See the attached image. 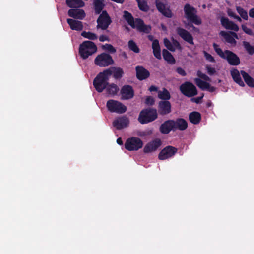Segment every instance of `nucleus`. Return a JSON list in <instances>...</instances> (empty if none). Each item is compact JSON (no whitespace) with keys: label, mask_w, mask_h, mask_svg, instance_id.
<instances>
[{"label":"nucleus","mask_w":254,"mask_h":254,"mask_svg":"<svg viewBox=\"0 0 254 254\" xmlns=\"http://www.w3.org/2000/svg\"><path fill=\"white\" fill-rule=\"evenodd\" d=\"M124 19L132 28H136L139 32L149 33L151 30V26L145 25L142 19L140 18L134 19L132 15L127 11H124Z\"/></svg>","instance_id":"f257e3e1"},{"label":"nucleus","mask_w":254,"mask_h":254,"mask_svg":"<svg viewBox=\"0 0 254 254\" xmlns=\"http://www.w3.org/2000/svg\"><path fill=\"white\" fill-rule=\"evenodd\" d=\"M111 75L112 72L110 69H106L97 75L93 80V85L98 92L101 93L105 89L109 84L108 81Z\"/></svg>","instance_id":"f03ea898"},{"label":"nucleus","mask_w":254,"mask_h":254,"mask_svg":"<svg viewBox=\"0 0 254 254\" xmlns=\"http://www.w3.org/2000/svg\"><path fill=\"white\" fill-rule=\"evenodd\" d=\"M213 47L217 55L221 58L227 60L231 65L236 66L240 64V59L234 52L228 50H226L223 52L219 46L215 43L213 44Z\"/></svg>","instance_id":"7ed1b4c3"},{"label":"nucleus","mask_w":254,"mask_h":254,"mask_svg":"<svg viewBox=\"0 0 254 254\" xmlns=\"http://www.w3.org/2000/svg\"><path fill=\"white\" fill-rule=\"evenodd\" d=\"M158 118V113L156 109L148 107L142 109L139 114L138 122L141 124L151 123Z\"/></svg>","instance_id":"20e7f679"},{"label":"nucleus","mask_w":254,"mask_h":254,"mask_svg":"<svg viewBox=\"0 0 254 254\" xmlns=\"http://www.w3.org/2000/svg\"><path fill=\"white\" fill-rule=\"evenodd\" d=\"M97 47L96 44L91 41H85L80 44L79 54L84 60L96 53Z\"/></svg>","instance_id":"39448f33"},{"label":"nucleus","mask_w":254,"mask_h":254,"mask_svg":"<svg viewBox=\"0 0 254 254\" xmlns=\"http://www.w3.org/2000/svg\"><path fill=\"white\" fill-rule=\"evenodd\" d=\"M184 11L185 17L189 21L196 25L201 24L202 21L197 15V11L193 6L187 3L184 6Z\"/></svg>","instance_id":"423d86ee"},{"label":"nucleus","mask_w":254,"mask_h":254,"mask_svg":"<svg viewBox=\"0 0 254 254\" xmlns=\"http://www.w3.org/2000/svg\"><path fill=\"white\" fill-rule=\"evenodd\" d=\"M114 63V61L112 57L105 52L98 55L94 60L95 64L100 67H106L113 64Z\"/></svg>","instance_id":"0eeeda50"},{"label":"nucleus","mask_w":254,"mask_h":254,"mask_svg":"<svg viewBox=\"0 0 254 254\" xmlns=\"http://www.w3.org/2000/svg\"><path fill=\"white\" fill-rule=\"evenodd\" d=\"M109 111L112 113L123 114L126 112L127 108L122 103L113 99L109 100L106 103Z\"/></svg>","instance_id":"6e6552de"},{"label":"nucleus","mask_w":254,"mask_h":254,"mask_svg":"<svg viewBox=\"0 0 254 254\" xmlns=\"http://www.w3.org/2000/svg\"><path fill=\"white\" fill-rule=\"evenodd\" d=\"M181 93L188 97H191L197 94L196 87L190 82L186 81L180 86Z\"/></svg>","instance_id":"1a4fd4ad"},{"label":"nucleus","mask_w":254,"mask_h":254,"mask_svg":"<svg viewBox=\"0 0 254 254\" xmlns=\"http://www.w3.org/2000/svg\"><path fill=\"white\" fill-rule=\"evenodd\" d=\"M97 28L106 30L112 23V20L106 10H103L97 20Z\"/></svg>","instance_id":"9d476101"},{"label":"nucleus","mask_w":254,"mask_h":254,"mask_svg":"<svg viewBox=\"0 0 254 254\" xmlns=\"http://www.w3.org/2000/svg\"><path fill=\"white\" fill-rule=\"evenodd\" d=\"M142 146V141L140 138L136 137L128 138L125 143V148L128 151H137L141 148Z\"/></svg>","instance_id":"9b49d317"},{"label":"nucleus","mask_w":254,"mask_h":254,"mask_svg":"<svg viewBox=\"0 0 254 254\" xmlns=\"http://www.w3.org/2000/svg\"><path fill=\"white\" fill-rule=\"evenodd\" d=\"M178 149L172 146H167L161 150L158 154V159L164 160L172 157L177 153Z\"/></svg>","instance_id":"f8f14e48"},{"label":"nucleus","mask_w":254,"mask_h":254,"mask_svg":"<svg viewBox=\"0 0 254 254\" xmlns=\"http://www.w3.org/2000/svg\"><path fill=\"white\" fill-rule=\"evenodd\" d=\"M155 5L157 9L163 15L167 17L171 18L173 16V13L169 7H166V3L164 0H155Z\"/></svg>","instance_id":"ddd939ff"},{"label":"nucleus","mask_w":254,"mask_h":254,"mask_svg":"<svg viewBox=\"0 0 254 254\" xmlns=\"http://www.w3.org/2000/svg\"><path fill=\"white\" fill-rule=\"evenodd\" d=\"M157 111L162 116L167 115L172 112V106L170 101L161 100L158 102Z\"/></svg>","instance_id":"4468645a"},{"label":"nucleus","mask_w":254,"mask_h":254,"mask_svg":"<svg viewBox=\"0 0 254 254\" xmlns=\"http://www.w3.org/2000/svg\"><path fill=\"white\" fill-rule=\"evenodd\" d=\"M129 123L128 118L126 116L117 118L113 122V125L117 130L127 127Z\"/></svg>","instance_id":"2eb2a0df"},{"label":"nucleus","mask_w":254,"mask_h":254,"mask_svg":"<svg viewBox=\"0 0 254 254\" xmlns=\"http://www.w3.org/2000/svg\"><path fill=\"white\" fill-rule=\"evenodd\" d=\"M176 32L184 41L190 44L194 45L193 36L189 31L182 27H179L176 29Z\"/></svg>","instance_id":"dca6fc26"},{"label":"nucleus","mask_w":254,"mask_h":254,"mask_svg":"<svg viewBox=\"0 0 254 254\" xmlns=\"http://www.w3.org/2000/svg\"><path fill=\"white\" fill-rule=\"evenodd\" d=\"M176 32L184 41L190 44L194 45L193 36L189 31L182 27H179L176 29Z\"/></svg>","instance_id":"f3484780"},{"label":"nucleus","mask_w":254,"mask_h":254,"mask_svg":"<svg viewBox=\"0 0 254 254\" xmlns=\"http://www.w3.org/2000/svg\"><path fill=\"white\" fill-rule=\"evenodd\" d=\"M162 141L159 138H156L147 143L143 148L145 153L155 151L161 145Z\"/></svg>","instance_id":"a211bd4d"},{"label":"nucleus","mask_w":254,"mask_h":254,"mask_svg":"<svg viewBox=\"0 0 254 254\" xmlns=\"http://www.w3.org/2000/svg\"><path fill=\"white\" fill-rule=\"evenodd\" d=\"M174 131L176 130L184 131L188 128V123L183 118H177L172 120Z\"/></svg>","instance_id":"6ab92c4d"},{"label":"nucleus","mask_w":254,"mask_h":254,"mask_svg":"<svg viewBox=\"0 0 254 254\" xmlns=\"http://www.w3.org/2000/svg\"><path fill=\"white\" fill-rule=\"evenodd\" d=\"M220 35L224 37L227 43L234 45H235L237 43L235 39H239L237 34L233 31H229L228 32L224 31H221L220 32Z\"/></svg>","instance_id":"aec40b11"},{"label":"nucleus","mask_w":254,"mask_h":254,"mask_svg":"<svg viewBox=\"0 0 254 254\" xmlns=\"http://www.w3.org/2000/svg\"><path fill=\"white\" fill-rule=\"evenodd\" d=\"M121 94L123 99L128 100L133 97L134 92L131 86L129 85H124L121 90Z\"/></svg>","instance_id":"412c9836"},{"label":"nucleus","mask_w":254,"mask_h":254,"mask_svg":"<svg viewBox=\"0 0 254 254\" xmlns=\"http://www.w3.org/2000/svg\"><path fill=\"white\" fill-rule=\"evenodd\" d=\"M135 70L136 78L140 81L145 80L150 76L149 71L143 66H137Z\"/></svg>","instance_id":"4be33fe9"},{"label":"nucleus","mask_w":254,"mask_h":254,"mask_svg":"<svg viewBox=\"0 0 254 254\" xmlns=\"http://www.w3.org/2000/svg\"><path fill=\"white\" fill-rule=\"evenodd\" d=\"M159 131L163 134H168L171 131H174L172 120H168L162 123L160 126Z\"/></svg>","instance_id":"5701e85b"},{"label":"nucleus","mask_w":254,"mask_h":254,"mask_svg":"<svg viewBox=\"0 0 254 254\" xmlns=\"http://www.w3.org/2000/svg\"><path fill=\"white\" fill-rule=\"evenodd\" d=\"M220 21L222 25L226 29L234 30V31H239L238 26L234 22L230 21L228 18L222 17Z\"/></svg>","instance_id":"b1692460"},{"label":"nucleus","mask_w":254,"mask_h":254,"mask_svg":"<svg viewBox=\"0 0 254 254\" xmlns=\"http://www.w3.org/2000/svg\"><path fill=\"white\" fill-rule=\"evenodd\" d=\"M68 15L70 17L80 20L83 19L86 16L85 11L80 9H70L68 11Z\"/></svg>","instance_id":"393cba45"},{"label":"nucleus","mask_w":254,"mask_h":254,"mask_svg":"<svg viewBox=\"0 0 254 254\" xmlns=\"http://www.w3.org/2000/svg\"><path fill=\"white\" fill-rule=\"evenodd\" d=\"M67 22L72 30L80 31L83 30V25L80 21L76 20L73 19H67Z\"/></svg>","instance_id":"a878e982"},{"label":"nucleus","mask_w":254,"mask_h":254,"mask_svg":"<svg viewBox=\"0 0 254 254\" xmlns=\"http://www.w3.org/2000/svg\"><path fill=\"white\" fill-rule=\"evenodd\" d=\"M152 48L154 57L158 60L161 59V48L157 39H154L152 43Z\"/></svg>","instance_id":"bb28decb"},{"label":"nucleus","mask_w":254,"mask_h":254,"mask_svg":"<svg viewBox=\"0 0 254 254\" xmlns=\"http://www.w3.org/2000/svg\"><path fill=\"white\" fill-rule=\"evenodd\" d=\"M231 75L233 80L240 86L244 87L245 84L243 81L238 69L234 68L231 70Z\"/></svg>","instance_id":"cd10ccee"},{"label":"nucleus","mask_w":254,"mask_h":254,"mask_svg":"<svg viewBox=\"0 0 254 254\" xmlns=\"http://www.w3.org/2000/svg\"><path fill=\"white\" fill-rule=\"evenodd\" d=\"M189 119L191 123L194 125L198 124L201 119V114L198 112H192L189 115Z\"/></svg>","instance_id":"c85d7f7f"},{"label":"nucleus","mask_w":254,"mask_h":254,"mask_svg":"<svg viewBox=\"0 0 254 254\" xmlns=\"http://www.w3.org/2000/svg\"><path fill=\"white\" fill-rule=\"evenodd\" d=\"M108 69H110L112 75L113 74V76L115 79H121L124 74L123 69L119 67H112Z\"/></svg>","instance_id":"c756f323"},{"label":"nucleus","mask_w":254,"mask_h":254,"mask_svg":"<svg viewBox=\"0 0 254 254\" xmlns=\"http://www.w3.org/2000/svg\"><path fill=\"white\" fill-rule=\"evenodd\" d=\"M93 5L95 12L96 14H99L103 11L105 5L104 3V0H93Z\"/></svg>","instance_id":"7c9ffc66"},{"label":"nucleus","mask_w":254,"mask_h":254,"mask_svg":"<svg viewBox=\"0 0 254 254\" xmlns=\"http://www.w3.org/2000/svg\"><path fill=\"white\" fill-rule=\"evenodd\" d=\"M66 3L70 8L82 7L85 5L82 0H66Z\"/></svg>","instance_id":"2f4dec72"},{"label":"nucleus","mask_w":254,"mask_h":254,"mask_svg":"<svg viewBox=\"0 0 254 254\" xmlns=\"http://www.w3.org/2000/svg\"><path fill=\"white\" fill-rule=\"evenodd\" d=\"M105 89L107 93L112 96L116 95L119 90L118 86L114 83H109Z\"/></svg>","instance_id":"473e14b6"},{"label":"nucleus","mask_w":254,"mask_h":254,"mask_svg":"<svg viewBox=\"0 0 254 254\" xmlns=\"http://www.w3.org/2000/svg\"><path fill=\"white\" fill-rule=\"evenodd\" d=\"M240 73L246 83L250 87H254V79L244 70H241Z\"/></svg>","instance_id":"72a5a7b5"},{"label":"nucleus","mask_w":254,"mask_h":254,"mask_svg":"<svg viewBox=\"0 0 254 254\" xmlns=\"http://www.w3.org/2000/svg\"><path fill=\"white\" fill-rule=\"evenodd\" d=\"M158 97L161 100L168 101L171 98V95L167 89L163 88L162 90L158 91Z\"/></svg>","instance_id":"f704fd0d"},{"label":"nucleus","mask_w":254,"mask_h":254,"mask_svg":"<svg viewBox=\"0 0 254 254\" xmlns=\"http://www.w3.org/2000/svg\"><path fill=\"white\" fill-rule=\"evenodd\" d=\"M162 55L164 59L170 64H174L175 63V60L167 50L164 49L162 50Z\"/></svg>","instance_id":"c9c22d12"},{"label":"nucleus","mask_w":254,"mask_h":254,"mask_svg":"<svg viewBox=\"0 0 254 254\" xmlns=\"http://www.w3.org/2000/svg\"><path fill=\"white\" fill-rule=\"evenodd\" d=\"M195 83L197 86L202 90H206L209 87V83L202 80L200 78H196L195 79Z\"/></svg>","instance_id":"e433bc0d"},{"label":"nucleus","mask_w":254,"mask_h":254,"mask_svg":"<svg viewBox=\"0 0 254 254\" xmlns=\"http://www.w3.org/2000/svg\"><path fill=\"white\" fill-rule=\"evenodd\" d=\"M81 35L83 37L88 39L90 40H95L98 38V36L96 34L89 31L87 32L84 31L81 33Z\"/></svg>","instance_id":"4c0bfd02"},{"label":"nucleus","mask_w":254,"mask_h":254,"mask_svg":"<svg viewBox=\"0 0 254 254\" xmlns=\"http://www.w3.org/2000/svg\"><path fill=\"white\" fill-rule=\"evenodd\" d=\"M128 46L130 50L135 53H138L140 51L139 47L133 40H130L128 42Z\"/></svg>","instance_id":"58836bf2"},{"label":"nucleus","mask_w":254,"mask_h":254,"mask_svg":"<svg viewBox=\"0 0 254 254\" xmlns=\"http://www.w3.org/2000/svg\"><path fill=\"white\" fill-rule=\"evenodd\" d=\"M243 46L249 55H252L254 54V46H252L249 42L243 41Z\"/></svg>","instance_id":"ea45409f"},{"label":"nucleus","mask_w":254,"mask_h":254,"mask_svg":"<svg viewBox=\"0 0 254 254\" xmlns=\"http://www.w3.org/2000/svg\"><path fill=\"white\" fill-rule=\"evenodd\" d=\"M139 9L144 12H147L149 10V7L145 0H140L137 2Z\"/></svg>","instance_id":"a19ab883"},{"label":"nucleus","mask_w":254,"mask_h":254,"mask_svg":"<svg viewBox=\"0 0 254 254\" xmlns=\"http://www.w3.org/2000/svg\"><path fill=\"white\" fill-rule=\"evenodd\" d=\"M236 10L240 16L244 20H247L248 19V13L246 10L240 6H237Z\"/></svg>","instance_id":"79ce46f5"},{"label":"nucleus","mask_w":254,"mask_h":254,"mask_svg":"<svg viewBox=\"0 0 254 254\" xmlns=\"http://www.w3.org/2000/svg\"><path fill=\"white\" fill-rule=\"evenodd\" d=\"M164 44L165 46L170 51L174 52L175 51V48L173 44L167 38L164 39Z\"/></svg>","instance_id":"37998d69"},{"label":"nucleus","mask_w":254,"mask_h":254,"mask_svg":"<svg viewBox=\"0 0 254 254\" xmlns=\"http://www.w3.org/2000/svg\"><path fill=\"white\" fill-rule=\"evenodd\" d=\"M102 48L109 51L110 53L113 54L116 52V49L110 44H105Z\"/></svg>","instance_id":"c03bdc74"},{"label":"nucleus","mask_w":254,"mask_h":254,"mask_svg":"<svg viewBox=\"0 0 254 254\" xmlns=\"http://www.w3.org/2000/svg\"><path fill=\"white\" fill-rule=\"evenodd\" d=\"M155 103V100L154 98L152 96H147L145 100V104L148 106H152Z\"/></svg>","instance_id":"a18cd8bd"},{"label":"nucleus","mask_w":254,"mask_h":254,"mask_svg":"<svg viewBox=\"0 0 254 254\" xmlns=\"http://www.w3.org/2000/svg\"><path fill=\"white\" fill-rule=\"evenodd\" d=\"M203 54H204V57L207 61H208L209 62H212V63L215 62V59L211 54L207 53L205 51H203Z\"/></svg>","instance_id":"49530a36"},{"label":"nucleus","mask_w":254,"mask_h":254,"mask_svg":"<svg viewBox=\"0 0 254 254\" xmlns=\"http://www.w3.org/2000/svg\"><path fill=\"white\" fill-rule=\"evenodd\" d=\"M242 29L243 30V31L248 35L250 36H254V33L253 32L252 30L247 27L245 25H242Z\"/></svg>","instance_id":"de8ad7c7"},{"label":"nucleus","mask_w":254,"mask_h":254,"mask_svg":"<svg viewBox=\"0 0 254 254\" xmlns=\"http://www.w3.org/2000/svg\"><path fill=\"white\" fill-rule=\"evenodd\" d=\"M197 76L200 77V78H202V79L205 80V81H209L210 78L206 75L205 74L202 73L200 71H198L197 72Z\"/></svg>","instance_id":"09e8293b"},{"label":"nucleus","mask_w":254,"mask_h":254,"mask_svg":"<svg viewBox=\"0 0 254 254\" xmlns=\"http://www.w3.org/2000/svg\"><path fill=\"white\" fill-rule=\"evenodd\" d=\"M174 46V47L179 50L181 51L182 49V48L180 44V43L176 39H173L172 40V43Z\"/></svg>","instance_id":"8fccbe9b"},{"label":"nucleus","mask_w":254,"mask_h":254,"mask_svg":"<svg viewBox=\"0 0 254 254\" xmlns=\"http://www.w3.org/2000/svg\"><path fill=\"white\" fill-rule=\"evenodd\" d=\"M176 71L180 75L182 76H185L187 73L185 70L181 67H178L176 68Z\"/></svg>","instance_id":"3c124183"},{"label":"nucleus","mask_w":254,"mask_h":254,"mask_svg":"<svg viewBox=\"0 0 254 254\" xmlns=\"http://www.w3.org/2000/svg\"><path fill=\"white\" fill-rule=\"evenodd\" d=\"M206 68H207V72L209 74V75H213L216 72L215 69L213 67L207 66L206 67Z\"/></svg>","instance_id":"603ef678"},{"label":"nucleus","mask_w":254,"mask_h":254,"mask_svg":"<svg viewBox=\"0 0 254 254\" xmlns=\"http://www.w3.org/2000/svg\"><path fill=\"white\" fill-rule=\"evenodd\" d=\"M203 96H204V94H202L201 96L197 97L196 98H192L191 101L197 103V104H198L201 102V101L202 99V98H203Z\"/></svg>","instance_id":"864d4df0"},{"label":"nucleus","mask_w":254,"mask_h":254,"mask_svg":"<svg viewBox=\"0 0 254 254\" xmlns=\"http://www.w3.org/2000/svg\"><path fill=\"white\" fill-rule=\"evenodd\" d=\"M99 39L100 42H104L109 40V37L107 36L104 35H100L99 36Z\"/></svg>","instance_id":"5fc2aeb1"},{"label":"nucleus","mask_w":254,"mask_h":254,"mask_svg":"<svg viewBox=\"0 0 254 254\" xmlns=\"http://www.w3.org/2000/svg\"><path fill=\"white\" fill-rule=\"evenodd\" d=\"M227 13L229 16L233 17V18H234L236 15L235 13L234 12H233L231 9H228Z\"/></svg>","instance_id":"6e6d98bb"},{"label":"nucleus","mask_w":254,"mask_h":254,"mask_svg":"<svg viewBox=\"0 0 254 254\" xmlns=\"http://www.w3.org/2000/svg\"><path fill=\"white\" fill-rule=\"evenodd\" d=\"M149 90L150 92L158 91V88H157V87H156L155 86L151 85V86L149 88Z\"/></svg>","instance_id":"4d7b16f0"},{"label":"nucleus","mask_w":254,"mask_h":254,"mask_svg":"<svg viewBox=\"0 0 254 254\" xmlns=\"http://www.w3.org/2000/svg\"><path fill=\"white\" fill-rule=\"evenodd\" d=\"M216 89V87H215L214 86H211L209 84V87L206 90L209 91L210 92H213L215 91Z\"/></svg>","instance_id":"13d9d810"},{"label":"nucleus","mask_w":254,"mask_h":254,"mask_svg":"<svg viewBox=\"0 0 254 254\" xmlns=\"http://www.w3.org/2000/svg\"><path fill=\"white\" fill-rule=\"evenodd\" d=\"M250 17L254 18V8H251L249 12Z\"/></svg>","instance_id":"bf43d9fd"},{"label":"nucleus","mask_w":254,"mask_h":254,"mask_svg":"<svg viewBox=\"0 0 254 254\" xmlns=\"http://www.w3.org/2000/svg\"><path fill=\"white\" fill-rule=\"evenodd\" d=\"M117 143L119 145H123V142L121 138H118L117 139Z\"/></svg>","instance_id":"052dcab7"},{"label":"nucleus","mask_w":254,"mask_h":254,"mask_svg":"<svg viewBox=\"0 0 254 254\" xmlns=\"http://www.w3.org/2000/svg\"><path fill=\"white\" fill-rule=\"evenodd\" d=\"M234 19H236L237 20H238V21L239 22H241L242 21V19L241 18V17H240L239 16H238L237 15H236L234 17Z\"/></svg>","instance_id":"680f3d73"},{"label":"nucleus","mask_w":254,"mask_h":254,"mask_svg":"<svg viewBox=\"0 0 254 254\" xmlns=\"http://www.w3.org/2000/svg\"><path fill=\"white\" fill-rule=\"evenodd\" d=\"M148 39L150 41H153L154 40H153V36L152 35H149L148 36Z\"/></svg>","instance_id":"e2e57ef3"},{"label":"nucleus","mask_w":254,"mask_h":254,"mask_svg":"<svg viewBox=\"0 0 254 254\" xmlns=\"http://www.w3.org/2000/svg\"><path fill=\"white\" fill-rule=\"evenodd\" d=\"M190 27H192L193 28H195V27L193 25H191Z\"/></svg>","instance_id":"0e129e2a"},{"label":"nucleus","mask_w":254,"mask_h":254,"mask_svg":"<svg viewBox=\"0 0 254 254\" xmlns=\"http://www.w3.org/2000/svg\"><path fill=\"white\" fill-rule=\"evenodd\" d=\"M135 0L137 1V2H138V1H140V0Z\"/></svg>","instance_id":"69168bd1"},{"label":"nucleus","mask_w":254,"mask_h":254,"mask_svg":"<svg viewBox=\"0 0 254 254\" xmlns=\"http://www.w3.org/2000/svg\"><path fill=\"white\" fill-rule=\"evenodd\" d=\"M253 27H254V24L253 25Z\"/></svg>","instance_id":"338daca9"}]
</instances>
